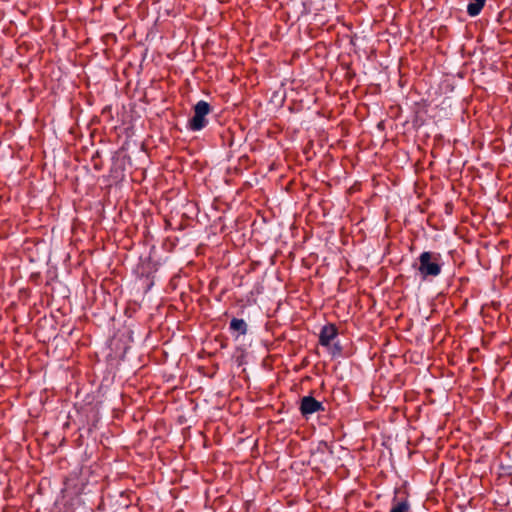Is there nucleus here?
<instances>
[{
	"label": "nucleus",
	"mask_w": 512,
	"mask_h": 512,
	"mask_svg": "<svg viewBox=\"0 0 512 512\" xmlns=\"http://www.w3.org/2000/svg\"><path fill=\"white\" fill-rule=\"evenodd\" d=\"M319 451H327L329 454H333V446L326 441H321L318 446Z\"/></svg>",
	"instance_id": "8"
},
{
	"label": "nucleus",
	"mask_w": 512,
	"mask_h": 512,
	"mask_svg": "<svg viewBox=\"0 0 512 512\" xmlns=\"http://www.w3.org/2000/svg\"><path fill=\"white\" fill-rule=\"evenodd\" d=\"M342 352V348L340 345L335 344L333 349V355H340Z\"/></svg>",
	"instance_id": "9"
},
{
	"label": "nucleus",
	"mask_w": 512,
	"mask_h": 512,
	"mask_svg": "<svg viewBox=\"0 0 512 512\" xmlns=\"http://www.w3.org/2000/svg\"><path fill=\"white\" fill-rule=\"evenodd\" d=\"M299 411L303 418L308 419L310 415L316 412H324L325 407L321 401L308 395L300 399Z\"/></svg>",
	"instance_id": "3"
},
{
	"label": "nucleus",
	"mask_w": 512,
	"mask_h": 512,
	"mask_svg": "<svg viewBox=\"0 0 512 512\" xmlns=\"http://www.w3.org/2000/svg\"><path fill=\"white\" fill-rule=\"evenodd\" d=\"M230 330L235 331L238 335H245L248 331V325L243 319L232 318L230 321Z\"/></svg>",
	"instance_id": "6"
},
{
	"label": "nucleus",
	"mask_w": 512,
	"mask_h": 512,
	"mask_svg": "<svg viewBox=\"0 0 512 512\" xmlns=\"http://www.w3.org/2000/svg\"><path fill=\"white\" fill-rule=\"evenodd\" d=\"M94 168H95L96 170H100V163L95 164V165H94Z\"/></svg>",
	"instance_id": "10"
},
{
	"label": "nucleus",
	"mask_w": 512,
	"mask_h": 512,
	"mask_svg": "<svg viewBox=\"0 0 512 512\" xmlns=\"http://www.w3.org/2000/svg\"><path fill=\"white\" fill-rule=\"evenodd\" d=\"M486 0H471L470 3L467 6V13L471 17L478 16L484 5Z\"/></svg>",
	"instance_id": "7"
},
{
	"label": "nucleus",
	"mask_w": 512,
	"mask_h": 512,
	"mask_svg": "<svg viewBox=\"0 0 512 512\" xmlns=\"http://www.w3.org/2000/svg\"><path fill=\"white\" fill-rule=\"evenodd\" d=\"M94 168H95L96 170H100V163L95 164V165H94Z\"/></svg>",
	"instance_id": "11"
},
{
	"label": "nucleus",
	"mask_w": 512,
	"mask_h": 512,
	"mask_svg": "<svg viewBox=\"0 0 512 512\" xmlns=\"http://www.w3.org/2000/svg\"><path fill=\"white\" fill-rule=\"evenodd\" d=\"M422 280L436 278L442 272L443 262L442 256L438 252L423 251L417 262L413 264Z\"/></svg>",
	"instance_id": "1"
},
{
	"label": "nucleus",
	"mask_w": 512,
	"mask_h": 512,
	"mask_svg": "<svg viewBox=\"0 0 512 512\" xmlns=\"http://www.w3.org/2000/svg\"><path fill=\"white\" fill-rule=\"evenodd\" d=\"M508 475L510 476V484L512 485V471H509Z\"/></svg>",
	"instance_id": "12"
},
{
	"label": "nucleus",
	"mask_w": 512,
	"mask_h": 512,
	"mask_svg": "<svg viewBox=\"0 0 512 512\" xmlns=\"http://www.w3.org/2000/svg\"><path fill=\"white\" fill-rule=\"evenodd\" d=\"M338 335V328L334 323H327L324 325L319 334V344L323 347H328L331 341Z\"/></svg>",
	"instance_id": "5"
},
{
	"label": "nucleus",
	"mask_w": 512,
	"mask_h": 512,
	"mask_svg": "<svg viewBox=\"0 0 512 512\" xmlns=\"http://www.w3.org/2000/svg\"><path fill=\"white\" fill-rule=\"evenodd\" d=\"M212 111L211 105L200 100L193 106V116L187 122V129L193 132L200 131L208 125L207 115Z\"/></svg>",
	"instance_id": "2"
},
{
	"label": "nucleus",
	"mask_w": 512,
	"mask_h": 512,
	"mask_svg": "<svg viewBox=\"0 0 512 512\" xmlns=\"http://www.w3.org/2000/svg\"><path fill=\"white\" fill-rule=\"evenodd\" d=\"M409 494L406 490L396 489L390 512H410Z\"/></svg>",
	"instance_id": "4"
}]
</instances>
